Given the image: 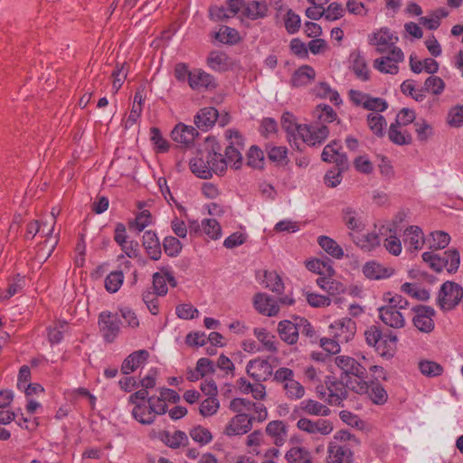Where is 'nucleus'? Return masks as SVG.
I'll return each instance as SVG.
<instances>
[{"mask_svg":"<svg viewBox=\"0 0 463 463\" xmlns=\"http://www.w3.org/2000/svg\"><path fill=\"white\" fill-rule=\"evenodd\" d=\"M189 165L191 171L203 179L211 178L213 174L222 175L226 170V161L215 145L200 149Z\"/></svg>","mask_w":463,"mask_h":463,"instance_id":"1","label":"nucleus"},{"mask_svg":"<svg viewBox=\"0 0 463 463\" xmlns=\"http://www.w3.org/2000/svg\"><path fill=\"white\" fill-rule=\"evenodd\" d=\"M384 305L378 308L381 321L394 329L404 327L406 320L403 311L407 309L408 301L401 295L392 296L390 292L383 295Z\"/></svg>","mask_w":463,"mask_h":463,"instance_id":"2","label":"nucleus"},{"mask_svg":"<svg viewBox=\"0 0 463 463\" xmlns=\"http://www.w3.org/2000/svg\"><path fill=\"white\" fill-rule=\"evenodd\" d=\"M250 406V401L244 398H234L231 401L229 408L237 414L226 425L224 434L243 435L251 430L253 418H250L248 409Z\"/></svg>","mask_w":463,"mask_h":463,"instance_id":"3","label":"nucleus"},{"mask_svg":"<svg viewBox=\"0 0 463 463\" xmlns=\"http://www.w3.org/2000/svg\"><path fill=\"white\" fill-rule=\"evenodd\" d=\"M273 381L282 387L284 395L291 401L300 400L305 395V387L295 380L294 371L288 367H279L273 375Z\"/></svg>","mask_w":463,"mask_h":463,"instance_id":"4","label":"nucleus"},{"mask_svg":"<svg viewBox=\"0 0 463 463\" xmlns=\"http://www.w3.org/2000/svg\"><path fill=\"white\" fill-rule=\"evenodd\" d=\"M422 260L437 272H441L444 269L449 273L455 272L458 270L460 263L459 253L457 250L445 251L442 256L434 252H424Z\"/></svg>","mask_w":463,"mask_h":463,"instance_id":"5","label":"nucleus"},{"mask_svg":"<svg viewBox=\"0 0 463 463\" xmlns=\"http://www.w3.org/2000/svg\"><path fill=\"white\" fill-rule=\"evenodd\" d=\"M463 298V288L452 281L444 282L438 293V305L442 310L454 309Z\"/></svg>","mask_w":463,"mask_h":463,"instance_id":"6","label":"nucleus"},{"mask_svg":"<svg viewBox=\"0 0 463 463\" xmlns=\"http://www.w3.org/2000/svg\"><path fill=\"white\" fill-rule=\"evenodd\" d=\"M297 428L310 435L314 439L330 435L334 430V423L327 419L311 420L308 418H300L297 421Z\"/></svg>","mask_w":463,"mask_h":463,"instance_id":"7","label":"nucleus"},{"mask_svg":"<svg viewBox=\"0 0 463 463\" xmlns=\"http://www.w3.org/2000/svg\"><path fill=\"white\" fill-rule=\"evenodd\" d=\"M347 386L352 391L359 394H368L372 402L375 404H384L387 402L388 394L384 388L378 383H368L366 381H358L354 384L353 381L347 382Z\"/></svg>","mask_w":463,"mask_h":463,"instance_id":"8","label":"nucleus"},{"mask_svg":"<svg viewBox=\"0 0 463 463\" xmlns=\"http://www.w3.org/2000/svg\"><path fill=\"white\" fill-rule=\"evenodd\" d=\"M99 332L107 343H112L119 334L121 321L118 314L103 311L99 315Z\"/></svg>","mask_w":463,"mask_h":463,"instance_id":"9","label":"nucleus"},{"mask_svg":"<svg viewBox=\"0 0 463 463\" xmlns=\"http://www.w3.org/2000/svg\"><path fill=\"white\" fill-rule=\"evenodd\" d=\"M335 363L342 371L344 378L352 379L354 384L365 378L366 369L353 357L339 355L335 358Z\"/></svg>","mask_w":463,"mask_h":463,"instance_id":"10","label":"nucleus"},{"mask_svg":"<svg viewBox=\"0 0 463 463\" xmlns=\"http://www.w3.org/2000/svg\"><path fill=\"white\" fill-rule=\"evenodd\" d=\"M356 332V324L349 317H342L329 326L330 335L341 343L353 339Z\"/></svg>","mask_w":463,"mask_h":463,"instance_id":"11","label":"nucleus"},{"mask_svg":"<svg viewBox=\"0 0 463 463\" xmlns=\"http://www.w3.org/2000/svg\"><path fill=\"white\" fill-rule=\"evenodd\" d=\"M398 41V36L388 28H381L370 37L371 44L375 45L377 52L380 53L392 54V50L398 48L396 46Z\"/></svg>","mask_w":463,"mask_h":463,"instance_id":"12","label":"nucleus"},{"mask_svg":"<svg viewBox=\"0 0 463 463\" xmlns=\"http://www.w3.org/2000/svg\"><path fill=\"white\" fill-rule=\"evenodd\" d=\"M229 133L228 137L230 139L234 138V141H232L231 144L225 149V158L226 165L228 164H232V166L235 169L241 168L242 165V156L241 150L243 148V145L241 142V137L238 131L235 130H228Z\"/></svg>","mask_w":463,"mask_h":463,"instance_id":"13","label":"nucleus"},{"mask_svg":"<svg viewBox=\"0 0 463 463\" xmlns=\"http://www.w3.org/2000/svg\"><path fill=\"white\" fill-rule=\"evenodd\" d=\"M414 317L412 322L414 326L422 333H430L433 331L435 324L433 317L435 310L428 306H417L413 308Z\"/></svg>","mask_w":463,"mask_h":463,"instance_id":"14","label":"nucleus"},{"mask_svg":"<svg viewBox=\"0 0 463 463\" xmlns=\"http://www.w3.org/2000/svg\"><path fill=\"white\" fill-rule=\"evenodd\" d=\"M329 129L326 126L303 125L299 131L298 139L303 143L315 146L322 144L328 137Z\"/></svg>","mask_w":463,"mask_h":463,"instance_id":"15","label":"nucleus"},{"mask_svg":"<svg viewBox=\"0 0 463 463\" xmlns=\"http://www.w3.org/2000/svg\"><path fill=\"white\" fill-rule=\"evenodd\" d=\"M404 60V54L400 48L392 50V54H386L373 61V67L383 73L397 74L398 63Z\"/></svg>","mask_w":463,"mask_h":463,"instance_id":"16","label":"nucleus"},{"mask_svg":"<svg viewBox=\"0 0 463 463\" xmlns=\"http://www.w3.org/2000/svg\"><path fill=\"white\" fill-rule=\"evenodd\" d=\"M246 372L256 382H265L273 373V368L269 362L261 358H255L248 362Z\"/></svg>","mask_w":463,"mask_h":463,"instance_id":"17","label":"nucleus"},{"mask_svg":"<svg viewBox=\"0 0 463 463\" xmlns=\"http://www.w3.org/2000/svg\"><path fill=\"white\" fill-rule=\"evenodd\" d=\"M354 454L346 445L330 442L327 446L326 463H353Z\"/></svg>","mask_w":463,"mask_h":463,"instance_id":"18","label":"nucleus"},{"mask_svg":"<svg viewBox=\"0 0 463 463\" xmlns=\"http://www.w3.org/2000/svg\"><path fill=\"white\" fill-rule=\"evenodd\" d=\"M341 216L344 224L353 232H362L365 228L361 210L347 205L341 210Z\"/></svg>","mask_w":463,"mask_h":463,"instance_id":"19","label":"nucleus"},{"mask_svg":"<svg viewBox=\"0 0 463 463\" xmlns=\"http://www.w3.org/2000/svg\"><path fill=\"white\" fill-rule=\"evenodd\" d=\"M189 86L197 91L213 90L216 88V82L211 74L202 69H194L190 73Z\"/></svg>","mask_w":463,"mask_h":463,"instance_id":"20","label":"nucleus"},{"mask_svg":"<svg viewBox=\"0 0 463 463\" xmlns=\"http://www.w3.org/2000/svg\"><path fill=\"white\" fill-rule=\"evenodd\" d=\"M298 325L297 317L293 320L279 321L277 328L279 338L288 345H295L299 336Z\"/></svg>","mask_w":463,"mask_h":463,"instance_id":"21","label":"nucleus"},{"mask_svg":"<svg viewBox=\"0 0 463 463\" xmlns=\"http://www.w3.org/2000/svg\"><path fill=\"white\" fill-rule=\"evenodd\" d=\"M353 381L352 379H345L343 375H341L340 381L331 382L327 387L328 389V398L327 401L331 405H340L341 402L347 398V389L350 387L347 386V382Z\"/></svg>","mask_w":463,"mask_h":463,"instance_id":"22","label":"nucleus"},{"mask_svg":"<svg viewBox=\"0 0 463 463\" xmlns=\"http://www.w3.org/2000/svg\"><path fill=\"white\" fill-rule=\"evenodd\" d=\"M255 308L262 315L268 317L276 316L279 311L277 300L265 293H258L254 296Z\"/></svg>","mask_w":463,"mask_h":463,"instance_id":"23","label":"nucleus"},{"mask_svg":"<svg viewBox=\"0 0 463 463\" xmlns=\"http://www.w3.org/2000/svg\"><path fill=\"white\" fill-rule=\"evenodd\" d=\"M149 357L148 351L145 349L137 350L130 354L121 364V372L124 374H129L145 364Z\"/></svg>","mask_w":463,"mask_h":463,"instance_id":"24","label":"nucleus"},{"mask_svg":"<svg viewBox=\"0 0 463 463\" xmlns=\"http://www.w3.org/2000/svg\"><path fill=\"white\" fill-rule=\"evenodd\" d=\"M265 431L272 439L277 447L285 444L288 438V429L282 420H272L266 426Z\"/></svg>","mask_w":463,"mask_h":463,"instance_id":"25","label":"nucleus"},{"mask_svg":"<svg viewBox=\"0 0 463 463\" xmlns=\"http://www.w3.org/2000/svg\"><path fill=\"white\" fill-rule=\"evenodd\" d=\"M196 136H198V131L194 127L183 123L177 124L171 132L172 139L184 145L193 143Z\"/></svg>","mask_w":463,"mask_h":463,"instance_id":"26","label":"nucleus"},{"mask_svg":"<svg viewBox=\"0 0 463 463\" xmlns=\"http://www.w3.org/2000/svg\"><path fill=\"white\" fill-rule=\"evenodd\" d=\"M349 60L352 71L356 77L364 81L368 80L370 78L369 69L361 52L358 50L353 51L350 54Z\"/></svg>","mask_w":463,"mask_h":463,"instance_id":"27","label":"nucleus"},{"mask_svg":"<svg viewBox=\"0 0 463 463\" xmlns=\"http://www.w3.org/2000/svg\"><path fill=\"white\" fill-rule=\"evenodd\" d=\"M403 243L411 250H419L424 244V236L419 226H410L403 233Z\"/></svg>","mask_w":463,"mask_h":463,"instance_id":"28","label":"nucleus"},{"mask_svg":"<svg viewBox=\"0 0 463 463\" xmlns=\"http://www.w3.org/2000/svg\"><path fill=\"white\" fill-rule=\"evenodd\" d=\"M206 63L213 71H226L232 66V59L224 52L213 51L209 53Z\"/></svg>","mask_w":463,"mask_h":463,"instance_id":"29","label":"nucleus"},{"mask_svg":"<svg viewBox=\"0 0 463 463\" xmlns=\"http://www.w3.org/2000/svg\"><path fill=\"white\" fill-rule=\"evenodd\" d=\"M218 118V111L213 107H206L198 111L194 117V124L199 129L207 130Z\"/></svg>","mask_w":463,"mask_h":463,"instance_id":"30","label":"nucleus"},{"mask_svg":"<svg viewBox=\"0 0 463 463\" xmlns=\"http://www.w3.org/2000/svg\"><path fill=\"white\" fill-rule=\"evenodd\" d=\"M315 78V70L309 65H303L294 71L290 79V84L296 88L307 86L311 83Z\"/></svg>","mask_w":463,"mask_h":463,"instance_id":"31","label":"nucleus"},{"mask_svg":"<svg viewBox=\"0 0 463 463\" xmlns=\"http://www.w3.org/2000/svg\"><path fill=\"white\" fill-rule=\"evenodd\" d=\"M363 272L369 279H383L392 276L393 270L372 260L364 265Z\"/></svg>","mask_w":463,"mask_h":463,"instance_id":"32","label":"nucleus"},{"mask_svg":"<svg viewBox=\"0 0 463 463\" xmlns=\"http://www.w3.org/2000/svg\"><path fill=\"white\" fill-rule=\"evenodd\" d=\"M143 246L147 255L153 260H158L161 258V246L156 234L152 231H146L143 235Z\"/></svg>","mask_w":463,"mask_h":463,"instance_id":"33","label":"nucleus"},{"mask_svg":"<svg viewBox=\"0 0 463 463\" xmlns=\"http://www.w3.org/2000/svg\"><path fill=\"white\" fill-rule=\"evenodd\" d=\"M267 13L268 6L262 1H249L245 3L242 10V15L251 20L264 18L267 16Z\"/></svg>","mask_w":463,"mask_h":463,"instance_id":"34","label":"nucleus"},{"mask_svg":"<svg viewBox=\"0 0 463 463\" xmlns=\"http://www.w3.org/2000/svg\"><path fill=\"white\" fill-rule=\"evenodd\" d=\"M281 125L285 131L288 133V141L291 142L292 139L296 145H298V137L299 136L300 128L303 125L298 124L295 121L294 116L289 112L283 113L281 117ZM298 149H300L298 146H297Z\"/></svg>","mask_w":463,"mask_h":463,"instance_id":"35","label":"nucleus"},{"mask_svg":"<svg viewBox=\"0 0 463 463\" xmlns=\"http://www.w3.org/2000/svg\"><path fill=\"white\" fill-rule=\"evenodd\" d=\"M288 463H311L312 455L305 447H291L285 454Z\"/></svg>","mask_w":463,"mask_h":463,"instance_id":"36","label":"nucleus"},{"mask_svg":"<svg viewBox=\"0 0 463 463\" xmlns=\"http://www.w3.org/2000/svg\"><path fill=\"white\" fill-rule=\"evenodd\" d=\"M299 407L308 415L326 417L331 413V411L327 406L312 399L302 401Z\"/></svg>","mask_w":463,"mask_h":463,"instance_id":"37","label":"nucleus"},{"mask_svg":"<svg viewBox=\"0 0 463 463\" xmlns=\"http://www.w3.org/2000/svg\"><path fill=\"white\" fill-rule=\"evenodd\" d=\"M131 414L137 421L143 425H150L156 420L155 413L150 410L148 403H138L134 405Z\"/></svg>","mask_w":463,"mask_h":463,"instance_id":"38","label":"nucleus"},{"mask_svg":"<svg viewBox=\"0 0 463 463\" xmlns=\"http://www.w3.org/2000/svg\"><path fill=\"white\" fill-rule=\"evenodd\" d=\"M254 335L262 344L264 350L271 353L279 351V342L275 335H270L266 329L255 328Z\"/></svg>","mask_w":463,"mask_h":463,"instance_id":"39","label":"nucleus"},{"mask_svg":"<svg viewBox=\"0 0 463 463\" xmlns=\"http://www.w3.org/2000/svg\"><path fill=\"white\" fill-rule=\"evenodd\" d=\"M317 243L319 246L329 255L335 259H342L344 256V250L340 245L332 238L328 236H319L317 238Z\"/></svg>","mask_w":463,"mask_h":463,"instance_id":"40","label":"nucleus"},{"mask_svg":"<svg viewBox=\"0 0 463 463\" xmlns=\"http://www.w3.org/2000/svg\"><path fill=\"white\" fill-rule=\"evenodd\" d=\"M353 241L359 248L365 251L374 250L381 242L380 237L375 232H368L361 237H354Z\"/></svg>","mask_w":463,"mask_h":463,"instance_id":"41","label":"nucleus"},{"mask_svg":"<svg viewBox=\"0 0 463 463\" xmlns=\"http://www.w3.org/2000/svg\"><path fill=\"white\" fill-rule=\"evenodd\" d=\"M55 223L56 221H54V219H52V221L50 223H48L47 222L41 223L42 226L40 232L46 237V240L44 241L43 243L45 246H49L48 256L54 250L59 241L58 234L52 236Z\"/></svg>","mask_w":463,"mask_h":463,"instance_id":"42","label":"nucleus"},{"mask_svg":"<svg viewBox=\"0 0 463 463\" xmlns=\"http://www.w3.org/2000/svg\"><path fill=\"white\" fill-rule=\"evenodd\" d=\"M215 39L222 43L232 45L239 43L241 37L236 29L229 26H222L215 33Z\"/></svg>","mask_w":463,"mask_h":463,"instance_id":"43","label":"nucleus"},{"mask_svg":"<svg viewBox=\"0 0 463 463\" xmlns=\"http://www.w3.org/2000/svg\"><path fill=\"white\" fill-rule=\"evenodd\" d=\"M401 126L391 124L388 131L390 140L399 146L409 145L411 143V136L406 131L400 130Z\"/></svg>","mask_w":463,"mask_h":463,"instance_id":"44","label":"nucleus"},{"mask_svg":"<svg viewBox=\"0 0 463 463\" xmlns=\"http://www.w3.org/2000/svg\"><path fill=\"white\" fill-rule=\"evenodd\" d=\"M368 127L377 137H383L386 128L385 118L378 113H370L367 117Z\"/></svg>","mask_w":463,"mask_h":463,"instance_id":"45","label":"nucleus"},{"mask_svg":"<svg viewBox=\"0 0 463 463\" xmlns=\"http://www.w3.org/2000/svg\"><path fill=\"white\" fill-rule=\"evenodd\" d=\"M265 287L271 291L281 294L284 290V283L280 276L275 271H265Z\"/></svg>","mask_w":463,"mask_h":463,"instance_id":"46","label":"nucleus"},{"mask_svg":"<svg viewBox=\"0 0 463 463\" xmlns=\"http://www.w3.org/2000/svg\"><path fill=\"white\" fill-rule=\"evenodd\" d=\"M151 213L149 211L144 210L137 215L135 220L129 222L128 228L130 231L139 233L151 223Z\"/></svg>","mask_w":463,"mask_h":463,"instance_id":"47","label":"nucleus"},{"mask_svg":"<svg viewBox=\"0 0 463 463\" xmlns=\"http://www.w3.org/2000/svg\"><path fill=\"white\" fill-rule=\"evenodd\" d=\"M268 157L278 165L284 166L288 165V149L285 146H271L268 149Z\"/></svg>","mask_w":463,"mask_h":463,"instance_id":"48","label":"nucleus"},{"mask_svg":"<svg viewBox=\"0 0 463 463\" xmlns=\"http://www.w3.org/2000/svg\"><path fill=\"white\" fill-rule=\"evenodd\" d=\"M128 72V65L127 63H122L121 65H117L116 69L112 72V90L113 93H117L118 90L121 88L124 80H126Z\"/></svg>","mask_w":463,"mask_h":463,"instance_id":"49","label":"nucleus"},{"mask_svg":"<svg viewBox=\"0 0 463 463\" xmlns=\"http://www.w3.org/2000/svg\"><path fill=\"white\" fill-rule=\"evenodd\" d=\"M219 408L220 402L217 397H208L200 403L199 412L203 417H211L217 413Z\"/></svg>","mask_w":463,"mask_h":463,"instance_id":"50","label":"nucleus"},{"mask_svg":"<svg viewBox=\"0 0 463 463\" xmlns=\"http://www.w3.org/2000/svg\"><path fill=\"white\" fill-rule=\"evenodd\" d=\"M315 92L317 96L324 99H328L330 101L336 105L341 102L338 92L335 90H332L330 86L326 82H320L318 85H317L315 88Z\"/></svg>","mask_w":463,"mask_h":463,"instance_id":"51","label":"nucleus"},{"mask_svg":"<svg viewBox=\"0 0 463 463\" xmlns=\"http://www.w3.org/2000/svg\"><path fill=\"white\" fill-rule=\"evenodd\" d=\"M419 369L427 377H436L443 373V367L439 364L429 360L420 362Z\"/></svg>","mask_w":463,"mask_h":463,"instance_id":"52","label":"nucleus"},{"mask_svg":"<svg viewBox=\"0 0 463 463\" xmlns=\"http://www.w3.org/2000/svg\"><path fill=\"white\" fill-rule=\"evenodd\" d=\"M203 232L212 240L221 237L222 229L219 222L214 219H204L202 221Z\"/></svg>","mask_w":463,"mask_h":463,"instance_id":"53","label":"nucleus"},{"mask_svg":"<svg viewBox=\"0 0 463 463\" xmlns=\"http://www.w3.org/2000/svg\"><path fill=\"white\" fill-rule=\"evenodd\" d=\"M124 280V275L122 271H112L105 279V288L110 292H117Z\"/></svg>","mask_w":463,"mask_h":463,"instance_id":"54","label":"nucleus"},{"mask_svg":"<svg viewBox=\"0 0 463 463\" xmlns=\"http://www.w3.org/2000/svg\"><path fill=\"white\" fill-rule=\"evenodd\" d=\"M162 439L168 447L178 448L186 441L187 436L181 430H175L174 433L166 431L163 434Z\"/></svg>","mask_w":463,"mask_h":463,"instance_id":"55","label":"nucleus"},{"mask_svg":"<svg viewBox=\"0 0 463 463\" xmlns=\"http://www.w3.org/2000/svg\"><path fill=\"white\" fill-rule=\"evenodd\" d=\"M431 241H430V248L434 250H442L446 248L449 241L450 236L449 233L441 231L433 232L430 233Z\"/></svg>","mask_w":463,"mask_h":463,"instance_id":"56","label":"nucleus"},{"mask_svg":"<svg viewBox=\"0 0 463 463\" xmlns=\"http://www.w3.org/2000/svg\"><path fill=\"white\" fill-rule=\"evenodd\" d=\"M297 321L298 322V326L299 334L305 335L310 340V342H316L318 336L309 321L307 318L300 317H297Z\"/></svg>","mask_w":463,"mask_h":463,"instance_id":"57","label":"nucleus"},{"mask_svg":"<svg viewBox=\"0 0 463 463\" xmlns=\"http://www.w3.org/2000/svg\"><path fill=\"white\" fill-rule=\"evenodd\" d=\"M166 279L165 269H162L160 272H156L153 275V288L156 296L166 295L168 291Z\"/></svg>","mask_w":463,"mask_h":463,"instance_id":"58","label":"nucleus"},{"mask_svg":"<svg viewBox=\"0 0 463 463\" xmlns=\"http://www.w3.org/2000/svg\"><path fill=\"white\" fill-rule=\"evenodd\" d=\"M163 247L165 252L170 257L177 256L182 250V243L177 238L173 236H168L164 239Z\"/></svg>","mask_w":463,"mask_h":463,"instance_id":"59","label":"nucleus"},{"mask_svg":"<svg viewBox=\"0 0 463 463\" xmlns=\"http://www.w3.org/2000/svg\"><path fill=\"white\" fill-rule=\"evenodd\" d=\"M68 325L65 321L58 322L53 327L48 331V338L52 344H59L62 338L63 334L67 331Z\"/></svg>","mask_w":463,"mask_h":463,"instance_id":"60","label":"nucleus"},{"mask_svg":"<svg viewBox=\"0 0 463 463\" xmlns=\"http://www.w3.org/2000/svg\"><path fill=\"white\" fill-rule=\"evenodd\" d=\"M424 88L434 95H439L445 89V82L439 77L430 76L424 82Z\"/></svg>","mask_w":463,"mask_h":463,"instance_id":"61","label":"nucleus"},{"mask_svg":"<svg viewBox=\"0 0 463 463\" xmlns=\"http://www.w3.org/2000/svg\"><path fill=\"white\" fill-rule=\"evenodd\" d=\"M316 115L320 122L325 123H331L337 117L336 112L328 105H318L316 108Z\"/></svg>","mask_w":463,"mask_h":463,"instance_id":"62","label":"nucleus"},{"mask_svg":"<svg viewBox=\"0 0 463 463\" xmlns=\"http://www.w3.org/2000/svg\"><path fill=\"white\" fill-rule=\"evenodd\" d=\"M415 132L420 141L428 140L433 135L432 127L425 120L420 119L414 122Z\"/></svg>","mask_w":463,"mask_h":463,"instance_id":"63","label":"nucleus"},{"mask_svg":"<svg viewBox=\"0 0 463 463\" xmlns=\"http://www.w3.org/2000/svg\"><path fill=\"white\" fill-rule=\"evenodd\" d=\"M190 436L195 442L202 445L208 444L213 439L210 430L202 426H197L192 429Z\"/></svg>","mask_w":463,"mask_h":463,"instance_id":"64","label":"nucleus"}]
</instances>
